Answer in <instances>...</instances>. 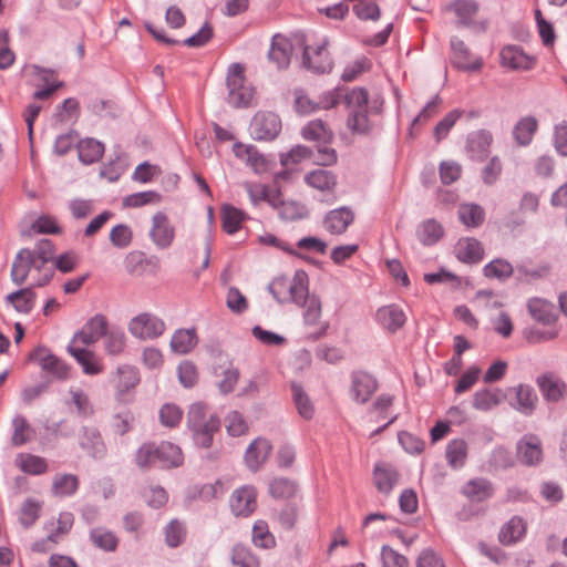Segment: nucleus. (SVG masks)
<instances>
[{
	"instance_id": "60",
	"label": "nucleus",
	"mask_w": 567,
	"mask_h": 567,
	"mask_svg": "<svg viewBox=\"0 0 567 567\" xmlns=\"http://www.w3.org/2000/svg\"><path fill=\"white\" fill-rule=\"evenodd\" d=\"M463 111L461 110H453L449 112L434 127V138L439 143L442 140H444L451 128L455 125L457 120L462 116Z\"/></svg>"
},
{
	"instance_id": "59",
	"label": "nucleus",
	"mask_w": 567,
	"mask_h": 567,
	"mask_svg": "<svg viewBox=\"0 0 567 567\" xmlns=\"http://www.w3.org/2000/svg\"><path fill=\"white\" fill-rule=\"evenodd\" d=\"M484 275L487 278L505 280L513 275V266L504 259H495L484 267Z\"/></svg>"
},
{
	"instance_id": "22",
	"label": "nucleus",
	"mask_w": 567,
	"mask_h": 567,
	"mask_svg": "<svg viewBox=\"0 0 567 567\" xmlns=\"http://www.w3.org/2000/svg\"><path fill=\"white\" fill-rule=\"evenodd\" d=\"M292 55L291 42L281 34L272 37L271 45L268 51V59L278 70L288 68Z\"/></svg>"
},
{
	"instance_id": "14",
	"label": "nucleus",
	"mask_w": 567,
	"mask_h": 567,
	"mask_svg": "<svg viewBox=\"0 0 567 567\" xmlns=\"http://www.w3.org/2000/svg\"><path fill=\"white\" fill-rule=\"evenodd\" d=\"M517 460L527 466L538 465L543 461L542 441L535 434L524 435L517 443Z\"/></svg>"
},
{
	"instance_id": "50",
	"label": "nucleus",
	"mask_w": 567,
	"mask_h": 567,
	"mask_svg": "<svg viewBox=\"0 0 567 567\" xmlns=\"http://www.w3.org/2000/svg\"><path fill=\"white\" fill-rule=\"evenodd\" d=\"M90 538L94 546L105 551H114L118 543L116 536L103 527L93 528L90 533Z\"/></svg>"
},
{
	"instance_id": "38",
	"label": "nucleus",
	"mask_w": 567,
	"mask_h": 567,
	"mask_svg": "<svg viewBox=\"0 0 567 567\" xmlns=\"http://www.w3.org/2000/svg\"><path fill=\"white\" fill-rule=\"evenodd\" d=\"M79 159L90 165L97 162L104 153V145L94 138H84L76 143Z\"/></svg>"
},
{
	"instance_id": "16",
	"label": "nucleus",
	"mask_w": 567,
	"mask_h": 567,
	"mask_svg": "<svg viewBox=\"0 0 567 567\" xmlns=\"http://www.w3.org/2000/svg\"><path fill=\"white\" fill-rule=\"evenodd\" d=\"M501 64L515 71H529L534 69L536 59L526 54L517 45L504 47L499 53Z\"/></svg>"
},
{
	"instance_id": "63",
	"label": "nucleus",
	"mask_w": 567,
	"mask_h": 567,
	"mask_svg": "<svg viewBox=\"0 0 567 567\" xmlns=\"http://www.w3.org/2000/svg\"><path fill=\"white\" fill-rule=\"evenodd\" d=\"M183 417V411L175 404H164L159 410V420L164 426L175 427Z\"/></svg>"
},
{
	"instance_id": "29",
	"label": "nucleus",
	"mask_w": 567,
	"mask_h": 567,
	"mask_svg": "<svg viewBox=\"0 0 567 567\" xmlns=\"http://www.w3.org/2000/svg\"><path fill=\"white\" fill-rule=\"evenodd\" d=\"M31 254L35 260L43 261V275L34 278V286H44L53 276V268L48 266V262L53 259V245L50 240H41L35 249L31 250Z\"/></svg>"
},
{
	"instance_id": "19",
	"label": "nucleus",
	"mask_w": 567,
	"mask_h": 567,
	"mask_svg": "<svg viewBox=\"0 0 567 567\" xmlns=\"http://www.w3.org/2000/svg\"><path fill=\"white\" fill-rule=\"evenodd\" d=\"M509 392L515 395L514 400L511 402L512 408L524 415H532L534 413L538 396L532 385L520 383L509 388Z\"/></svg>"
},
{
	"instance_id": "49",
	"label": "nucleus",
	"mask_w": 567,
	"mask_h": 567,
	"mask_svg": "<svg viewBox=\"0 0 567 567\" xmlns=\"http://www.w3.org/2000/svg\"><path fill=\"white\" fill-rule=\"evenodd\" d=\"M79 487V480L73 474H58L52 483V492L55 496L73 495Z\"/></svg>"
},
{
	"instance_id": "58",
	"label": "nucleus",
	"mask_w": 567,
	"mask_h": 567,
	"mask_svg": "<svg viewBox=\"0 0 567 567\" xmlns=\"http://www.w3.org/2000/svg\"><path fill=\"white\" fill-rule=\"evenodd\" d=\"M41 507H42L41 503L35 499H33V498L25 499L20 508V516H19L20 523L25 528L31 527L39 518Z\"/></svg>"
},
{
	"instance_id": "51",
	"label": "nucleus",
	"mask_w": 567,
	"mask_h": 567,
	"mask_svg": "<svg viewBox=\"0 0 567 567\" xmlns=\"http://www.w3.org/2000/svg\"><path fill=\"white\" fill-rule=\"evenodd\" d=\"M186 527L178 519L171 520L164 528L165 543L171 548L181 546L186 538Z\"/></svg>"
},
{
	"instance_id": "52",
	"label": "nucleus",
	"mask_w": 567,
	"mask_h": 567,
	"mask_svg": "<svg viewBox=\"0 0 567 567\" xmlns=\"http://www.w3.org/2000/svg\"><path fill=\"white\" fill-rule=\"evenodd\" d=\"M278 215L284 220H298L302 219L308 215V210L305 205L297 202H284L279 197L277 207Z\"/></svg>"
},
{
	"instance_id": "37",
	"label": "nucleus",
	"mask_w": 567,
	"mask_h": 567,
	"mask_svg": "<svg viewBox=\"0 0 567 567\" xmlns=\"http://www.w3.org/2000/svg\"><path fill=\"white\" fill-rule=\"evenodd\" d=\"M244 187L254 205L260 202H267L270 206L277 207L279 203V192L268 188L258 183H245Z\"/></svg>"
},
{
	"instance_id": "35",
	"label": "nucleus",
	"mask_w": 567,
	"mask_h": 567,
	"mask_svg": "<svg viewBox=\"0 0 567 567\" xmlns=\"http://www.w3.org/2000/svg\"><path fill=\"white\" fill-rule=\"evenodd\" d=\"M526 534V523L522 517H512L501 529L498 539L503 545H513Z\"/></svg>"
},
{
	"instance_id": "42",
	"label": "nucleus",
	"mask_w": 567,
	"mask_h": 567,
	"mask_svg": "<svg viewBox=\"0 0 567 567\" xmlns=\"http://www.w3.org/2000/svg\"><path fill=\"white\" fill-rule=\"evenodd\" d=\"M538 128V121L534 116L522 117L513 130L515 141L522 145L527 146L533 141V137Z\"/></svg>"
},
{
	"instance_id": "13",
	"label": "nucleus",
	"mask_w": 567,
	"mask_h": 567,
	"mask_svg": "<svg viewBox=\"0 0 567 567\" xmlns=\"http://www.w3.org/2000/svg\"><path fill=\"white\" fill-rule=\"evenodd\" d=\"M451 61L455 68L467 72L478 71L482 68V59L474 56L461 39L453 37L451 39Z\"/></svg>"
},
{
	"instance_id": "9",
	"label": "nucleus",
	"mask_w": 567,
	"mask_h": 567,
	"mask_svg": "<svg viewBox=\"0 0 567 567\" xmlns=\"http://www.w3.org/2000/svg\"><path fill=\"white\" fill-rule=\"evenodd\" d=\"M327 45L328 42L324 40L316 47H305L302 65L313 73H329L332 70L333 61Z\"/></svg>"
},
{
	"instance_id": "28",
	"label": "nucleus",
	"mask_w": 567,
	"mask_h": 567,
	"mask_svg": "<svg viewBox=\"0 0 567 567\" xmlns=\"http://www.w3.org/2000/svg\"><path fill=\"white\" fill-rule=\"evenodd\" d=\"M80 446L95 460H101L106 454V446L102 435L95 427L84 426L82 429Z\"/></svg>"
},
{
	"instance_id": "10",
	"label": "nucleus",
	"mask_w": 567,
	"mask_h": 567,
	"mask_svg": "<svg viewBox=\"0 0 567 567\" xmlns=\"http://www.w3.org/2000/svg\"><path fill=\"white\" fill-rule=\"evenodd\" d=\"M281 130V122L277 114L271 112L257 113L250 123V133L255 140H274Z\"/></svg>"
},
{
	"instance_id": "54",
	"label": "nucleus",
	"mask_w": 567,
	"mask_h": 567,
	"mask_svg": "<svg viewBox=\"0 0 567 567\" xmlns=\"http://www.w3.org/2000/svg\"><path fill=\"white\" fill-rule=\"evenodd\" d=\"M299 306L305 308L303 322L307 326H316L319 323L321 317V302L316 296H309L301 299Z\"/></svg>"
},
{
	"instance_id": "12",
	"label": "nucleus",
	"mask_w": 567,
	"mask_h": 567,
	"mask_svg": "<svg viewBox=\"0 0 567 567\" xmlns=\"http://www.w3.org/2000/svg\"><path fill=\"white\" fill-rule=\"evenodd\" d=\"M536 384L545 401L557 403L565 399L567 394V384L559 377L551 372H546L537 377Z\"/></svg>"
},
{
	"instance_id": "15",
	"label": "nucleus",
	"mask_w": 567,
	"mask_h": 567,
	"mask_svg": "<svg viewBox=\"0 0 567 567\" xmlns=\"http://www.w3.org/2000/svg\"><path fill=\"white\" fill-rule=\"evenodd\" d=\"M150 236L152 241L161 249L168 248L172 245L175 228L164 213L158 212L153 216Z\"/></svg>"
},
{
	"instance_id": "47",
	"label": "nucleus",
	"mask_w": 567,
	"mask_h": 567,
	"mask_svg": "<svg viewBox=\"0 0 567 567\" xmlns=\"http://www.w3.org/2000/svg\"><path fill=\"white\" fill-rule=\"evenodd\" d=\"M230 560L235 567H260L259 557L249 547L241 544L233 547Z\"/></svg>"
},
{
	"instance_id": "1",
	"label": "nucleus",
	"mask_w": 567,
	"mask_h": 567,
	"mask_svg": "<svg viewBox=\"0 0 567 567\" xmlns=\"http://www.w3.org/2000/svg\"><path fill=\"white\" fill-rule=\"evenodd\" d=\"M183 453L171 442L142 444L135 453V464L142 471L152 467L172 468L182 465Z\"/></svg>"
},
{
	"instance_id": "8",
	"label": "nucleus",
	"mask_w": 567,
	"mask_h": 567,
	"mask_svg": "<svg viewBox=\"0 0 567 567\" xmlns=\"http://www.w3.org/2000/svg\"><path fill=\"white\" fill-rule=\"evenodd\" d=\"M229 507L236 517H249L257 509V489L254 485L236 488L229 497Z\"/></svg>"
},
{
	"instance_id": "46",
	"label": "nucleus",
	"mask_w": 567,
	"mask_h": 567,
	"mask_svg": "<svg viewBox=\"0 0 567 567\" xmlns=\"http://www.w3.org/2000/svg\"><path fill=\"white\" fill-rule=\"evenodd\" d=\"M468 446L463 439L452 440L446 446V460L453 468L464 466L467 458Z\"/></svg>"
},
{
	"instance_id": "61",
	"label": "nucleus",
	"mask_w": 567,
	"mask_h": 567,
	"mask_svg": "<svg viewBox=\"0 0 567 567\" xmlns=\"http://www.w3.org/2000/svg\"><path fill=\"white\" fill-rule=\"evenodd\" d=\"M13 434L11 437L12 445L21 446L29 442L30 425L25 417L16 415L12 420Z\"/></svg>"
},
{
	"instance_id": "32",
	"label": "nucleus",
	"mask_w": 567,
	"mask_h": 567,
	"mask_svg": "<svg viewBox=\"0 0 567 567\" xmlns=\"http://www.w3.org/2000/svg\"><path fill=\"white\" fill-rule=\"evenodd\" d=\"M493 493L492 483L482 477L473 478L462 487V494L471 502L486 501L492 497Z\"/></svg>"
},
{
	"instance_id": "53",
	"label": "nucleus",
	"mask_w": 567,
	"mask_h": 567,
	"mask_svg": "<svg viewBox=\"0 0 567 567\" xmlns=\"http://www.w3.org/2000/svg\"><path fill=\"white\" fill-rule=\"evenodd\" d=\"M244 220V213L230 205H225L221 208V224L223 229L227 234H235L241 226Z\"/></svg>"
},
{
	"instance_id": "17",
	"label": "nucleus",
	"mask_w": 567,
	"mask_h": 567,
	"mask_svg": "<svg viewBox=\"0 0 567 567\" xmlns=\"http://www.w3.org/2000/svg\"><path fill=\"white\" fill-rule=\"evenodd\" d=\"M30 359L38 361L42 370L50 372L58 379L64 380L69 375V365L52 354L45 347H38L30 354Z\"/></svg>"
},
{
	"instance_id": "45",
	"label": "nucleus",
	"mask_w": 567,
	"mask_h": 567,
	"mask_svg": "<svg viewBox=\"0 0 567 567\" xmlns=\"http://www.w3.org/2000/svg\"><path fill=\"white\" fill-rule=\"evenodd\" d=\"M251 542L256 547L262 549H271L276 546V538L272 533H270L266 520L258 519L254 523Z\"/></svg>"
},
{
	"instance_id": "44",
	"label": "nucleus",
	"mask_w": 567,
	"mask_h": 567,
	"mask_svg": "<svg viewBox=\"0 0 567 567\" xmlns=\"http://www.w3.org/2000/svg\"><path fill=\"white\" fill-rule=\"evenodd\" d=\"M443 235L444 229L435 219H426L422 221L416 229L419 240L425 246L434 245L443 237Z\"/></svg>"
},
{
	"instance_id": "36",
	"label": "nucleus",
	"mask_w": 567,
	"mask_h": 567,
	"mask_svg": "<svg viewBox=\"0 0 567 567\" xmlns=\"http://www.w3.org/2000/svg\"><path fill=\"white\" fill-rule=\"evenodd\" d=\"M456 256L465 262H477L483 258L482 244L474 238H462L455 246Z\"/></svg>"
},
{
	"instance_id": "56",
	"label": "nucleus",
	"mask_w": 567,
	"mask_h": 567,
	"mask_svg": "<svg viewBox=\"0 0 567 567\" xmlns=\"http://www.w3.org/2000/svg\"><path fill=\"white\" fill-rule=\"evenodd\" d=\"M126 338L125 333L120 329L106 330L104 334V348L111 355H118L125 349Z\"/></svg>"
},
{
	"instance_id": "48",
	"label": "nucleus",
	"mask_w": 567,
	"mask_h": 567,
	"mask_svg": "<svg viewBox=\"0 0 567 567\" xmlns=\"http://www.w3.org/2000/svg\"><path fill=\"white\" fill-rule=\"evenodd\" d=\"M7 301L22 313H29L34 306L35 293L31 288H23L7 296Z\"/></svg>"
},
{
	"instance_id": "18",
	"label": "nucleus",
	"mask_w": 567,
	"mask_h": 567,
	"mask_svg": "<svg viewBox=\"0 0 567 567\" xmlns=\"http://www.w3.org/2000/svg\"><path fill=\"white\" fill-rule=\"evenodd\" d=\"M377 389L378 382L371 374L362 371L352 373L350 394L357 403H367Z\"/></svg>"
},
{
	"instance_id": "43",
	"label": "nucleus",
	"mask_w": 567,
	"mask_h": 567,
	"mask_svg": "<svg viewBox=\"0 0 567 567\" xmlns=\"http://www.w3.org/2000/svg\"><path fill=\"white\" fill-rule=\"evenodd\" d=\"M16 464L22 472L29 475H41L48 471L45 458L29 453L18 454Z\"/></svg>"
},
{
	"instance_id": "34",
	"label": "nucleus",
	"mask_w": 567,
	"mask_h": 567,
	"mask_svg": "<svg viewBox=\"0 0 567 567\" xmlns=\"http://www.w3.org/2000/svg\"><path fill=\"white\" fill-rule=\"evenodd\" d=\"M504 400V394L499 389H481L473 395L472 405L478 411H489L499 405Z\"/></svg>"
},
{
	"instance_id": "39",
	"label": "nucleus",
	"mask_w": 567,
	"mask_h": 567,
	"mask_svg": "<svg viewBox=\"0 0 567 567\" xmlns=\"http://www.w3.org/2000/svg\"><path fill=\"white\" fill-rule=\"evenodd\" d=\"M305 182L321 192H332L337 185V178L331 171L317 168L305 176Z\"/></svg>"
},
{
	"instance_id": "5",
	"label": "nucleus",
	"mask_w": 567,
	"mask_h": 567,
	"mask_svg": "<svg viewBox=\"0 0 567 567\" xmlns=\"http://www.w3.org/2000/svg\"><path fill=\"white\" fill-rule=\"evenodd\" d=\"M228 103L235 107L247 106L254 97V90L245 84L244 68L231 64L227 75Z\"/></svg>"
},
{
	"instance_id": "20",
	"label": "nucleus",
	"mask_w": 567,
	"mask_h": 567,
	"mask_svg": "<svg viewBox=\"0 0 567 567\" xmlns=\"http://www.w3.org/2000/svg\"><path fill=\"white\" fill-rule=\"evenodd\" d=\"M493 135L489 131L478 130L468 134L466 140V153L473 161H483L489 154Z\"/></svg>"
},
{
	"instance_id": "25",
	"label": "nucleus",
	"mask_w": 567,
	"mask_h": 567,
	"mask_svg": "<svg viewBox=\"0 0 567 567\" xmlns=\"http://www.w3.org/2000/svg\"><path fill=\"white\" fill-rule=\"evenodd\" d=\"M354 214L349 207H340L330 210L323 220L327 231L333 235L343 234L353 223Z\"/></svg>"
},
{
	"instance_id": "4",
	"label": "nucleus",
	"mask_w": 567,
	"mask_h": 567,
	"mask_svg": "<svg viewBox=\"0 0 567 567\" xmlns=\"http://www.w3.org/2000/svg\"><path fill=\"white\" fill-rule=\"evenodd\" d=\"M368 91L355 87L344 95V103L349 109L348 127L357 133H365L370 128L368 116Z\"/></svg>"
},
{
	"instance_id": "2",
	"label": "nucleus",
	"mask_w": 567,
	"mask_h": 567,
	"mask_svg": "<svg viewBox=\"0 0 567 567\" xmlns=\"http://www.w3.org/2000/svg\"><path fill=\"white\" fill-rule=\"evenodd\" d=\"M187 427L192 432L196 445L209 449L214 435L219 431L220 420L207 405L196 402L189 406Z\"/></svg>"
},
{
	"instance_id": "11",
	"label": "nucleus",
	"mask_w": 567,
	"mask_h": 567,
	"mask_svg": "<svg viewBox=\"0 0 567 567\" xmlns=\"http://www.w3.org/2000/svg\"><path fill=\"white\" fill-rule=\"evenodd\" d=\"M107 330V320L103 315L91 318L81 331L76 332L70 344L86 348L100 340Z\"/></svg>"
},
{
	"instance_id": "33",
	"label": "nucleus",
	"mask_w": 567,
	"mask_h": 567,
	"mask_svg": "<svg viewBox=\"0 0 567 567\" xmlns=\"http://www.w3.org/2000/svg\"><path fill=\"white\" fill-rule=\"evenodd\" d=\"M527 309L529 315L543 324H550L557 318L554 303L542 298L529 299Z\"/></svg>"
},
{
	"instance_id": "27",
	"label": "nucleus",
	"mask_w": 567,
	"mask_h": 567,
	"mask_svg": "<svg viewBox=\"0 0 567 567\" xmlns=\"http://www.w3.org/2000/svg\"><path fill=\"white\" fill-rule=\"evenodd\" d=\"M446 11L453 12L457 17L458 27H472L474 17L480 10V4L475 0H453L446 7Z\"/></svg>"
},
{
	"instance_id": "3",
	"label": "nucleus",
	"mask_w": 567,
	"mask_h": 567,
	"mask_svg": "<svg viewBox=\"0 0 567 567\" xmlns=\"http://www.w3.org/2000/svg\"><path fill=\"white\" fill-rule=\"evenodd\" d=\"M270 293L280 302H301L307 297V276L305 272H296L293 278L278 277L268 286Z\"/></svg>"
},
{
	"instance_id": "55",
	"label": "nucleus",
	"mask_w": 567,
	"mask_h": 567,
	"mask_svg": "<svg viewBox=\"0 0 567 567\" xmlns=\"http://www.w3.org/2000/svg\"><path fill=\"white\" fill-rule=\"evenodd\" d=\"M297 485L295 482L278 477L269 483V493L274 498L287 499L295 495Z\"/></svg>"
},
{
	"instance_id": "6",
	"label": "nucleus",
	"mask_w": 567,
	"mask_h": 567,
	"mask_svg": "<svg viewBox=\"0 0 567 567\" xmlns=\"http://www.w3.org/2000/svg\"><path fill=\"white\" fill-rule=\"evenodd\" d=\"M127 328L134 338L145 341L159 338L165 332L166 324L156 315L142 312L130 320Z\"/></svg>"
},
{
	"instance_id": "7",
	"label": "nucleus",
	"mask_w": 567,
	"mask_h": 567,
	"mask_svg": "<svg viewBox=\"0 0 567 567\" xmlns=\"http://www.w3.org/2000/svg\"><path fill=\"white\" fill-rule=\"evenodd\" d=\"M42 275L43 261L35 260L34 256L31 254V249H21L12 262L11 280L16 285L21 286L25 282L29 276H31L34 281V278Z\"/></svg>"
},
{
	"instance_id": "41",
	"label": "nucleus",
	"mask_w": 567,
	"mask_h": 567,
	"mask_svg": "<svg viewBox=\"0 0 567 567\" xmlns=\"http://www.w3.org/2000/svg\"><path fill=\"white\" fill-rule=\"evenodd\" d=\"M301 135L307 141H315L319 144H328L332 141L331 130L321 120L310 121L301 131Z\"/></svg>"
},
{
	"instance_id": "30",
	"label": "nucleus",
	"mask_w": 567,
	"mask_h": 567,
	"mask_svg": "<svg viewBox=\"0 0 567 567\" xmlns=\"http://www.w3.org/2000/svg\"><path fill=\"white\" fill-rule=\"evenodd\" d=\"M73 515L71 513H61L58 518V527L54 532L50 533L47 537V539H43L41 542H37L33 544L32 549L34 551H45L50 549L48 547V544H58L61 536L68 534L70 529L73 526Z\"/></svg>"
},
{
	"instance_id": "31",
	"label": "nucleus",
	"mask_w": 567,
	"mask_h": 567,
	"mask_svg": "<svg viewBox=\"0 0 567 567\" xmlns=\"http://www.w3.org/2000/svg\"><path fill=\"white\" fill-rule=\"evenodd\" d=\"M198 343L197 331L195 328L178 329L172 336L169 347L174 353L187 354Z\"/></svg>"
},
{
	"instance_id": "40",
	"label": "nucleus",
	"mask_w": 567,
	"mask_h": 567,
	"mask_svg": "<svg viewBox=\"0 0 567 567\" xmlns=\"http://www.w3.org/2000/svg\"><path fill=\"white\" fill-rule=\"evenodd\" d=\"M457 216L467 228H476L484 223L485 212L477 204L464 203L458 206Z\"/></svg>"
},
{
	"instance_id": "64",
	"label": "nucleus",
	"mask_w": 567,
	"mask_h": 567,
	"mask_svg": "<svg viewBox=\"0 0 567 567\" xmlns=\"http://www.w3.org/2000/svg\"><path fill=\"white\" fill-rule=\"evenodd\" d=\"M554 147L556 152L567 157V122L563 121L554 127Z\"/></svg>"
},
{
	"instance_id": "23",
	"label": "nucleus",
	"mask_w": 567,
	"mask_h": 567,
	"mask_svg": "<svg viewBox=\"0 0 567 567\" xmlns=\"http://www.w3.org/2000/svg\"><path fill=\"white\" fill-rule=\"evenodd\" d=\"M271 449V444L266 439L258 437L252 441L245 453V463L247 467L252 472L258 471L268 460Z\"/></svg>"
},
{
	"instance_id": "26",
	"label": "nucleus",
	"mask_w": 567,
	"mask_h": 567,
	"mask_svg": "<svg viewBox=\"0 0 567 567\" xmlns=\"http://www.w3.org/2000/svg\"><path fill=\"white\" fill-rule=\"evenodd\" d=\"M69 353L82 367V370L87 375H96L103 371V364L94 352L83 347H75V344L68 346Z\"/></svg>"
},
{
	"instance_id": "21",
	"label": "nucleus",
	"mask_w": 567,
	"mask_h": 567,
	"mask_svg": "<svg viewBox=\"0 0 567 567\" xmlns=\"http://www.w3.org/2000/svg\"><path fill=\"white\" fill-rule=\"evenodd\" d=\"M400 477L399 471L392 464L381 462L374 465L373 483L377 489L384 495L391 494Z\"/></svg>"
},
{
	"instance_id": "62",
	"label": "nucleus",
	"mask_w": 567,
	"mask_h": 567,
	"mask_svg": "<svg viewBox=\"0 0 567 567\" xmlns=\"http://www.w3.org/2000/svg\"><path fill=\"white\" fill-rule=\"evenodd\" d=\"M133 239L132 229L124 224L114 226L110 231V241L117 248H126L131 245Z\"/></svg>"
},
{
	"instance_id": "57",
	"label": "nucleus",
	"mask_w": 567,
	"mask_h": 567,
	"mask_svg": "<svg viewBox=\"0 0 567 567\" xmlns=\"http://www.w3.org/2000/svg\"><path fill=\"white\" fill-rule=\"evenodd\" d=\"M291 391L298 413L303 419L310 420L313 415V406L308 395L305 393L303 389L297 383L291 384Z\"/></svg>"
},
{
	"instance_id": "24",
	"label": "nucleus",
	"mask_w": 567,
	"mask_h": 567,
	"mask_svg": "<svg viewBox=\"0 0 567 567\" xmlns=\"http://www.w3.org/2000/svg\"><path fill=\"white\" fill-rule=\"evenodd\" d=\"M375 318L384 329L392 333L401 329L406 321L403 309L398 305H388L379 308Z\"/></svg>"
}]
</instances>
